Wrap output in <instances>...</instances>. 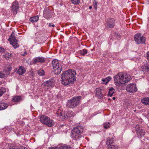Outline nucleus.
Here are the masks:
<instances>
[{
	"label": "nucleus",
	"instance_id": "a19ab883",
	"mask_svg": "<svg viewBox=\"0 0 149 149\" xmlns=\"http://www.w3.org/2000/svg\"><path fill=\"white\" fill-rule=\"evenodd\" d=\"M48 149H58V148L57 147H53V148H49Z\"/></svg>",
	"mask_w": 149,
	"mask_h": 149
},
{
	"label": "nucleus",
	"instance_id": "603ef678",
	"mask_svg": "<svg viewBox=\"0 0 149 149\" xmlns=\"http://www.w3.org/2000/svg\"><path fill=\"white\" fill-rule=\"evenodd\" d=\"M148 117H149V113H148Z\"/></svg>",
	"mask_w": 149,
	"mask_h": 149
},
{
	"label": "nucleus",
	"instance_id": "1a4fd4ad",
	"mask_svg": "<svg viewBox=\"0 0 149 149\" xmlns=\"http://www.w3.org/2000/svg\"><path fill=\"white\" fill-rule=\"evenodd\" d=\"M19 8V4L16 1H15L12 4L11 6V10L14 14H16L17 13Z\"/></svg>",
	"mask_w": 149,
	"mask_h": 149
},
{
	"label": "nucleus",
	"instance_id": "de8ad7c7",
	"mask_svg": "<svg viewBox=\"0 0 149 149\" xmlns=\"http://www.w3.org/2000/svg\"><path fill=\"white\" fill-rule=\"evenodd\" d=\"M143 104L146 105L149 104V103H143Z\"/></svg>",
	"mask_w": 149,
	"mask_h": 149
},
{
	"label": "nucleus",
	"instance_id": "7c9ffc66",
	"mask_svg": "<svg viewBox=\"0 0 149 149\" xmlns=\"http://www.w3.org/2000/svg\"><path fill=\"white\" fill-rule=\"evenodd\" d=\"M48 14H49V12L45 11L44 13V17L46 19L50 18H51V16H48Z\"/></svg>",
	"mask_w": 149,
	"mask_h": 149
},
{
	"label": "nucleus",
	"instance_id": "c03bdc74",
	"mask_svg": "<svg viewBox=\"0 0 149 149\" xmlns=\"http://www.w3.org/2000/svg\"><path fill=\"white\" fill-rule=\"evenodd\" d=\"M49 26L50 27L52 26V27H54V26H54V24L51 25V23H49Z\"/></svg>",
	"mask_w": 149,
	"mask_h": 149
},
{
	"label": "nucleus",
	"instance_id": "49530a36",
	"mask_svg": "<svg viewBox=\"0 0 149 149\" xmlns=\"http://www.w3.org/2000/svg\"><path fill=\"white\" fill-rule=\"evenodd\" d=\"M16 149H28L27 148H24V149L23 148H21V149H20V148H17V147H16Z\"/></svg>",
	"mask_w": 149,
	"mask_h": 149
},
{
	"label": "nucleus",
	"instance_id": "6ab92c4d",
	"mask_svg": "<svg viewBox=\"0 0 149 149\" xmlns=\"http://www.w3.org/2000/svg\"><path fill=\"white\" fill-rule=\"evenodd\" d=\"M81 98V97L80 96L74 97L70 102H78L80 101Z\"/></svg>",
	"mask_w": 149,
	"mask_h": 149
},
{
	"label": "nucleus",
	"instance_id": "473e14b6",
	"mask_svg": "<svg viewBox=\"0 0 149 149\" xmlns=\"http://www.w3.org/2000/svg\"><path fill=\"white\" fill-rule=\"evenodd\" d=\"M104 128L105 129H107L109 128L110 126V124L107 122H106L103 124Z\"/></svg>",
	"mask_w": 149,
	"mask_h": 149
},
{
	"label": "nucleus",
	"instance_id": "72a5a7b5",
	"mask_svg": "<svg viewBox=\"0 0 149 149\" xmlns=\"http://www.w3.org/2000/svg\"><path fill=\"white\" fill-rule=\"evenodd\" d=\"M149 102V97H145L141 100V102Z\"/></svg>",
	"mask_w": 149,
	"mask_h": 149
},
{
	"label": "nucleus",
	"instance_id": "393cba45",
	"mask_svg": "<svg viewBox=\"0 0 149 149\" xmlns=\"http://www.w3.org/2000/svg\"><path fill=\"white\" fill-rule=\"evenodd\" d=\"M77 105L76 103H67L66 106L71 108H73Z\"/></svg>",
	"mask_w": 149,
	"mask_h": 149
},
{
	"label": "nucleus",
	"instance_id": "f3484780",
	"mask_svg": "<svg viewBox=\"0 0 149 149\" xmlns=\"http://www.w3.org/2000/svg\"><path fill=\"white\" fill-rule=\"evenodd\" d=\"M16 71L17 73L19 75H21L25 73L26 70L24 67L20 66Z\"/></svg>",
	"mask_w": 149,
	"mask_h": 149
},
{
	"label": "nucleus",
	"instance_id": "79ce46f5",
	"mask_svg": "<svg viewBox=\"0 0 149 149\" xmlns=\"http://www.w3.org/2000/svg\"><path fill=\"white\" fill-rule=\"evenodd\" d=\"M4 49L2 47H0V52H1L4 51Z\"/></svg>",
	"mask_w": 149,
	"mask_h": 149
},
{
	"label": "nucleus",
	"instance_id": "b1692460",
	"mask_svg": "<svg viewBox=\"0 0 149 149\" xmlns=\"http://www.w3.org/2000/svg\"><path fill=\"white\" fill-rule=\"evenodd\" d=\"M142 68L143 69V71L149 72V65H145L144 66H142Z\"/></svg>",
	"mask_w": 149,
	"mask_h": 149
},
{
	"label": "nucleus",
	"instance_id": "58836bf2",
	"mask_svg": "<svg viewBox=\"0 0 149 149\" xmlns=\"http://www.w3.org/2000/svg\"><path fill=\"white\" fill-rule=\"evenodd\" d=\"M12 69V68L10 66H8L7 68V69L8 70V71L9 72V74L10 73L9 72Z\"/></svg>",
	"mask_w": 149,
	"mask_h": 149
},
{
	"label": "nucleus",
	"instance_id": "4c0bfd02",
	"mask_svg": "<svg viewBox=\"0 0 149 149\" xmlns=\"http://www.w3.org/2000/svg\"><path fill=\"white\" fill-rule=\"evenodd\" d=\"M5 76V74L3 73L2 72H0V78H3Z\"/></svg>",
	"mask_w": 149,
	"mask_h": 149
},
{
	"label": "nucleus",
	"instance_id": "a211bd4d",
	"mask_svg": "<svg viewBox=\"0 0 149 149\" xmlns=\"http://www.w3.org/2000/svg\"><path fill=\"white\" fill-rule=\"evenodd\" d=\"M23 100V98L21 96H15L13 97L12 100L14 102H20Z\"/></svg>",
	"mask_w": 149,
	"mask_h": 149
},
{
	"label": "nucleus",
	"instance_id": "0eeeda50",
	"mask_svg": "<svg viewBox=\"0 0 149 149\" xmlns=\"http://www.w3.org/2000/svg\"><path fill=\"white\" fill-rule=\"evenodd\" d=\"M134 39L135 42L138 44L145 43L146 38L143 36H141V33L136 34L134 36Z\"/></svg>",
	"mask_w": 149,
	"mask_h": 149
},
{
	"label": "nucleus",
	"instance_id": "2f4dec72",
	"mask_svg": "<svg viewBox=\"0 0 149 149\" xmlns=\"http://www.w3.org/2000/svg\"><path fill=\"white\" fill-rule=\"evenodd\" d=\"M6 92V89L3 87L0 89V97L2 96L3 93Z\"/></svg>",
	"mask_w": 149,
	"mask_h": 149
},
{
	"label": "nucleus",
	"instance_id": "423d86ee",
	"mask_svg": "<svg viewBox=\"0 0 149 149\" xmlns=\"http://www.w3.org/2000/svg\"><path fill=\"white\" fill-rule=\"evenodd\" d=\"M14 34V32H12L11 36L8 40L10 41V44L13 45L14 48H16L19 46V45L17 43V41L15 38Z\"/></svg>",
	"mask_w": 149,
	"mask_h": 149
},
{
	"label": "nucleus",
	"instance_id": "bb28decb",
	"mask_svg": "<svg viewBox=\"0 0 149 149\" xmlns=\"http://www.w3.org/2000/svg\"><path fill=\"white\" fill-rule=\"evenodd\" d=\"M108 149H118V146L113 145H109L107 146Z\"/></svg>",
	"mask_w": 149,
	"mask_h": 149
},
{
	"label": "nucleus",
	"instance_id": "f704fd0d",
	"mask_svg": "<svg viewBox=\"0 0 149 149\" xmlns=\"http://www.w3.org/2000/svg\"><path fill=\"white\" fill-rule=\"evenodd\" d=\"M38 74L40 75H43L44 74V72L43 70H40L38 71Z\"/></svg>",
	"mask_w": 149,
	"mask_h": 149
},
{
	"label": "nucleus",
	"instance_id": "f8f14e48",
	"mask_svg": "<svg viewBox=\"0 0 149 149\" xmlns=\"http://www.w3.org/2000/svg\"><path fill=\"white\" fill-rule=\"evenodd\" d=\"M107 25L108 28H112L115 25V21L113 18H109L107 20Z\"/></svg>",
	"mask_w": 149,
	"mask_h": 149
},
{
	"label": "nucleus",
	"instance_id": "2eb2a0df",
	"mask_svg": "<svg viewBox=\"0 0 149 149\" xmlns=\"http://www.w3.org/2000/svg\"><path fill=\"white\" fill-rule=\"evenodd\" d=\"M56 114L57 116L59 117L61 120H64V118H63V111L61 108H59L58 109L56 112Z\"/></svg>",
	"mask_w": 149,
	"mask_h": 149
},
{
	"label": "nucleus",
	"instance_id": "ea45409f",
	"mask_svg": "<svg viewBox=\"0 0 149 149\" xmlns=\"http://www.w3.org/2000/svg\"><path fill=\"white\" fill-rule=\"evenodd\" d=\"M147 59L149 61V52H148L147 54Z\"/></svg>",
	"mask_w": 149,
	"mask_h": 149
},
{
	"label": "nucleus",
	"instance_id": "5701e85b",
	"mask_svg": "<svg viewBox=\"0 0 149 149\" xmlns=\"http://www.w3.org/2000/svg\"><path fill=\"white\" fill-rule=\"evenodd\" d=\"M8 105L7 103H0V110H3L6 109Z\"/></svg>",
	"mask_w": 149,
	"mask_h": 149
},
{
	"label": "nucleus",
	"instance_id": "09e8293b",
	"mask_svg": "<svg viewBox=\"0 0 149 149\" xmlns=\"http://www.w3.org/2000/svg\"><path fill=\"white\" fill-rule=\"evenodd\" d=\"M92 8V7L91 6H89V8L90 9H91Z\"/></svg>",
	"mask_w": 149,
	"mask_h": 149
},
{
	"label": "nucleus",
	"instance_id": "c9c22d12",
	"mask_svg": "<svg viewBox=\"0 0 149 149\" xmlns=\"http://www.w3.org/2000/svg\"><path fill=\"white\" fill-rule=\"evenodd\" d=\"M72 3L74 4H79V0H71Z\"/></svg>",
	"mask_w": 149,
	"mask_h": 149
},
{
	"label": "nucleus",
	"instance_id": "6e6552de",
	"mask_svg": "<svg viewBox=\"0 0 149 149\" xmlns=\"http://www.w3.org/2000/svg\"><path fill=\"white\" fill-rule=\"evenodd\" d=\"M135 129L136 131V134L139 138H141L145 135V132L140 125H137L135 126Z\"/></svg>",
	"mask_w": 149,
	"mask_h": 149
},
{
	"label": "nucleus",
	"instance_id": "f257e3e1",
	"mask_svg": "<svg viewBox=\"0 0 149 149\" xmlns=\"http://www.w3.org/2000/svg\"><path fill=\"white\" fill-rule=\"evenodd\" d=\"M76 74L75 71L74 70L70 69L65 71L61 74V83L65 86L73 83L76 80Z\"/></svg>",
	"mask_w": 149,
	"mask_h": 149
},
{
	"label": "nucleus",
	"instance_id": "9b49d317",
	"mask_svg": "<svg viewBox=\"0 0 149 149\" xmlns=\"http://www.w3.org/2000/svg\"><path fill=\"white\" fill-rule=\"evenodd\" d=\"M45 61V59L43 57L39 56L33 58V64H36L38 63H43Z\"/></svg>",
	"mask_w": 149,
	"mask_h": 149
},
{
	"label": "nucleus",
	"instance_id": "c85d7f7f",
	"mask_svg": "<svg viewBox=\"0 0 149 149\" xmlns=\"http://www.w3.org/2000/svg\"><path fill=\"white\" fill-rule=\"evenodd\" d=\"M113 141V139L112 138L108 139L106 142L107 145L108 146L109 145H112Z\"/></svg>",
	"mask_w": 149,
	"mask_h": 149
},
{
	"label": "nucleus",
	"instance_id": "9d476101",
	"mask_svg": "<svg viewBox=\"0 0 149 149\" xmlns=\"http://www.w3.org/2000/svg\"><path fill=\"white\" fill-rule=\"evenodd\" d=\"M126 89L127 91L130 93L135 92L137 91V89L135 84H130L127 85Z\"/></svg>",
	"mask_w": 149,
	"mask_h": 149
},
{
	"label": "nucleus",
	"instance_id": "f03ea898",
	"mask_svg": "<svg viewBox=\"0 0 149 149\" xmlns=\"http://www.w3.org/2000/svg\"><path fill=\"white\" fill-rule=\"evenodd\" d=\"M115 83L117 86H119L122 84H125L129 80L126 76L125 77L122 73H119L114 77Z\"/></svg>",
	"mask_w": 149,
	"mask_h": 149
},
{
	"label": "nucleus",
	"instance_id": "39448f33",
	"mask_svg": "<svg viewBox=\"0 0 149 149\" xmlns=\"http://www.w3.org/2000/svg\"><path fill=\"white\" fill-rule=\"evenodd\" d=\"M52 64L54 74H60L62 70V67L59 64L58 60L56 59L53 60L52 62Z\"/></svg>",
	"mask_w": 149,
	"mask_h": 149
},
{
	"label": "nucleus",
	"instance_id": "e433bc0d",
	"mask_svg": "<svg viewBox=\"0 0 149 149\" xmlns=\"http://www.w3.org/2000/svg\"><path fill=\"white\" fill-rule=\"evenodd\" d=\"M97 0H94L93 1V5H94V7L95 8V9L96 10L97 9Z\"/></svg>",
	"mask_w": 149,
	"mask_h": 149
},
{
	"label": "nucleus",
	"instance_id": "7ed1b4c3",
	"mask_svg": "<svg viewBox=\"0 0 149 149\" xmlns=\"http://www.w3.org/2000/svg\"><path fill=\"white\" fill-rule=\"evenodd\" d=\"M83 132L82 126H77L73 129L71 133V136L74 140H77L81 136L80 134Z\"/></svg>",
	"mask_w": 149,
	"mask_h": 149
},
{
	"label": "nucleus",
	"instance_id": "412c9836",
	"mask_svg": "<svg viewBox=\"0 0 149 149\" xmlns=\"http://www.w3.org/2000/svg\"><path fill=\"white\" fill-rule=\"evenodd\" d=\"M11 54L8 53V52H6L5 54L3 55V58L5 59L8 60L11 57Z\"/></svg>",
	"mask_w": 149,
	"mask_h": 149
},
{
	"label": "nucleus",
	"instance_id": "dca6fc26",
	"mask_svg": "<svg viewBox=\"0 0 149 149\" xmlns=\"http://www.w3.org/2000/svg\"><path fill=\"white\" fill-rule=\"evenodd\" d=\"M73 114V113L72 111H67L65 112L64 116H63L64 120L70 117L74 116Z\"/></svg>",
	"mask_w": 149,
	"mask_h": 149
},
{
	"label": "nucleus",
	"instance_id": "aec40b11",
	"mask_svg": "<svg viewBox=\"0 0 149 149\" xmlns=\"http://www.w3.org/2000/svg\"><path fill=\"white\" fill-rule=\"evenodd\" d=\"M39 19V16L38 15L33 17H31L30 18V21L32 22H37Z\"/></svg>",
	"mask_w": 149,
	"mask_h": 149
},
{
	"label": "nucleus",
	"instance_id": "ddd939ff",
	"mask_svg": "<svg viewBox=\"0 0 149 149\" xmlns=\"http://www.w3.org/2000/svg\"><path fill=\"white\" fill-rule=\"evenodd\" d=\"M54 81L53 79H49L48 80L46 81L43 84V85L45 87V88L46 87H52L54 86Z\"/></svg>",
	"mask_w": 149,
	"mask_h": 149
},
{
	"label": "nucleus",
	"instance_id": "4468645a",
	"mask_svg": "<svg viewBox=\"0 0 149 149\" xmlns=\"http://www.w3.org/2000/svg\"><path fill=\"white\" fill-rule=\"evenodd\" d=\"M103 90L99 88H97L96 89V95L100 99H102L103 98V94L102 93V91Z\"/></svg>",
	"mask_w": 149,
	"mask_h": 149
},
{
	"label": "nucleus",
	"instance_id": "20e7f679",
	"mask_svg": "<svg viewBox=\"0 0 149 149\" xmlns=\"http://www.w3.org/2000/svg\"><path fill=\"white\" fill-rule=\"evenodd\" d=\"M40 121L43 124L47 125L49 127H51L54 124L53 120L47 116H42L40 118Z\"/></svg>",
	"mask_w": 149,
	"mask_h": 149
},
{
	"label": "nucleus",
	"instance_id": "c756f323",
	"mask_svg": "<svg viewBox=\"0 0 149 149\" xmlns=\"http://www.w3.org/2000/svg\"><path fill=\"white\" fill-rule=\"evenodd\" d=\"M72 148L70 146H61L60 149H72Z\"/></svg>",
	"mask_w": 149,
	"mask_h": 149
},
{
	"label": "nucleus",
	"instance_id": "a18cd8bd",
	"mask_svg": "<svg viewBox=\"0 0 149 149\" xmlns=\"http://www.w3.org/2000/svg\"><path fill=\"white\" fill-rule=\"evenodd\" d=\"M26 54V52H25L24 53V54H22V55L24 56Z\"/></svg>",
	"mask_w": 149,
	"mask_h": 149
},
{
	"label": "nucleus",
	"instance_id": "3c124183",
	"mask_svg": "<svg viewBox=\"0 0 149 149\" xmlns=\"http://www.w3.org/2000/svg\"><path fill=\"white\" fill-rule=\"evenodd\" d=\"M115 98H116L115 97H114L112 98L113 99V100H115Z\"/></svg>",
	"mask_w": 149,
	"mask_h": 149
},
{
	"label": "nucleus",
	"instance_id": "a878e982",
	"mask_svg": "<svg viewBox=\"0 0 149 149\" xmlns=\"http://www.w3.org/2000/svg\"><path fill=\"white\" fill-rule=\"evenodd\" d=\"M114 89L112 87L109 89L108 92V95L110 96H112L114 93Z\"/></svg>",
	"mask_w": 149,
	"mask_h": 149
},
{
	"label": "nucleus",
	"instance_id": "37998d69",
	"mask_svg": "<svg viewBox=\"0 0 149 149\" xmlns=\"http://www.w3.org/2000/svg\"><path fill=\"white\" fill-rule=\"evenodd\" d=\"M44 86V87H43V88H44V89H45V91H47L48 90V87H46V88H45V86Z\"/></svg>",
	"mask_w": 149,
	"mask_h": 149
},
{
	"label": "nucleus",
	"instance_id": "cd10ccee",
	"mask_svg": "<svg viewBox=\"0 0 149 149\" xmlns=\"http://www.w3.org/2000/svg\"><path fill=\"white\" fill-rule=\"evenodd\" d=\"M79 54L82 55L83 56L85 55L87 53V50L86 49H84L82 50L79 51Z\"/></svg>",
	"mask_w": 149,
	"mask_h": 149
},
{
	"label": "nucleus",
	"instance_id": "8fccbe9b",
	"mask_svg": "<svg viewBox=\"0 0 149 149\" xmlns=\"http://www.w3.org/2000/svg\"><path fill=\"white\" fill-rule=\"evenodd\" d=\"M147 2L149 3V0H146Z\"/></svg>",
	"mask_w": 149,
	"mask_h": 149
},
{
	"label": "nucleus",
	"instance_id": "4be33fe9",
	"mask_svg": "<svg viewBox=\"0 0 149 149\" xmlns=\"http://www.w3.org/2000/svg\"><path fill=\"white\" fill-rule=\"evenodd\" d=\"M111 77H108L105 79H102V80L103 82V84H107L111 79Z\"/></svg>",
	"mask_w": 149,
	"mask_h": 149
}]
</instances>
